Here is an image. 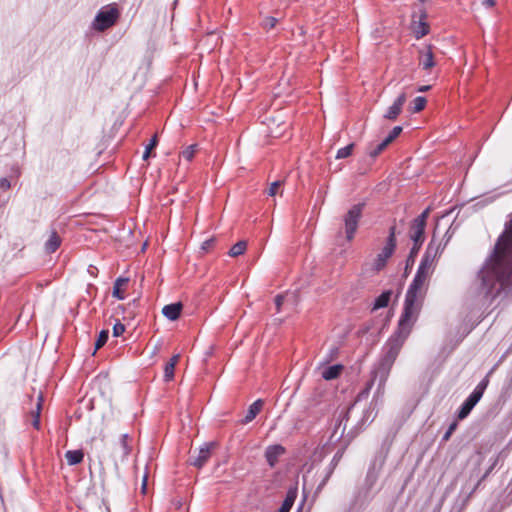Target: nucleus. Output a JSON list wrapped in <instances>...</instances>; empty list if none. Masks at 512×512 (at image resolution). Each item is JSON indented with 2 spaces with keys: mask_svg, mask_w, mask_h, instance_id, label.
<instances>
[{
  "mask_svg": "<svg viewBox=\"0 0 512 512\" xmlns=\"http://www.w3.org/2000/svg\"><path fill=\"white\" fill-rule=\"evenodd\" d=\"M444 245H446V243ZM444 248L445 246L441 247V244L436 245L434 238L428 244L416 274L405 295L404 309L400 321L401 327H405L406 323L419 313L427 291L428 280L432 275L435 263Z\"/></svg>",
  "mask_w": 512,
  "mask_h": 512,
  "instance_id": "f257e3e1",
  "label": "nucleus"
},
{
  "mask_svg": "<svg viewBox=\"0 0 512 512\" xmlns=\"http://www.w3.org/2000/svg\"><path fill=\"white\" fill-rule=\"evenodd\" d=\"M403 340L399 337H391L383 347V354L375 365L373 371L375 378L379 377V389L385 386L391 368L402 348Z\"/></svg>",
  "mask_w": 512,
  "mask_h": 512,
  "instance_id": "f03ea898",
  "label": "nucleus"
},
{
  "mask_svg": "<svg viewBox=\"0 0 512 512\" xmlns=\"http://www.w3.org/2000/svg\"><path fill=\"white\" fill-rule=\"evenodd\" d=\"M120 17V10L116 3L103 6L96 14L93 22L92 29L98 32H103L116 24Z\"/></svg>",
  "mask_w": 512,
  "mask_h": 512,
  "instance_id": "7ed1b4c3",
  "label": "nucleus"
},
{
  "mask_svg": "<svg viewBox=\"0 0 512 512\" xmlns=\"http://www.w3.org/2000/svg\"><path fill=\"white\" fill-rule=\"evenodd\" d=\"M364 206V203L353 205L343 217L345 235L348 241H351L354 238L359 221L362 217Z\"/></svg>",
  "mask_w": 512,
  "mask_h": 512,
  "instance_id": "20e7f679",
  "label": "nucleus"
},
{
  "mask_svg": "<svg viewBox=\"0 0 512 512\" xmlns=\"http://www.w3.org/2000/svg\"><path fill=\"white\" fill-rule=\"evenodd\" d=\"M429 213L430 208H426L410 225V238L415 245H421L424 240V231Z\"/></svg>",
  "mask_w": 512,
  "mask_h": 512,
  "instance_id": "39448f33",
  "label": "nucleus"
},
{
  "mask_svg": "<svg viewBox=\"0 0 512 512\" xmlns=\"http://www.w3.org/2000/svg\"><path fill=\"white\" fill-rule=\"evenodd\" d=\"M395 248L396 247L391 244L385 243L384 247L374 260L373 269L376 271L382 270L386 266L388 259L393 255Z\"/></svg>",
  "mask_w": 512,
  "mask_h": 512,
  "instance_id": "423d86ee",
  "label": "nucleus"
},
{
  "mask_svg": "<svg viewBox=\"0 0 512 512\" xmlns=\"http://www.w3.org/2000/svg\"><path fill=\"white\" fill-rule=\"evenodd\" d=\"M213 447L214 443H206L203 445L199 449L197 456L191 457L190 463L197 468L203 467L211 457V450Z\"/></svg>",
  "mask_w": 512,
  "mask_h": 512,
  "instance_id": "0eeeda50",
  "label": "nucleus"
},
{
  "mask_svg": "<svg viewBox=\"0 0 512 512\" xmlns=\"http://www.w3.org/2000/svg\"><path fill=\"white\" fill-rule=\"evenodd\" d=\"M407 96L405 92H402L394 100L393 104L387 109L384 114V118L388 120H395L402 111V108L406 102Z\"/></svg>",
  "mask_w": 512,
  "mask_h": 512,
  "instance_id": "6e6552de",
  "label": "nucleus"
},
{
  "mask_svg": "<svg viewBox=\"0 0 512 512\" xmlns=\"http://www.w3.org/2000/svg\"><path fill=\"white\" fill-rule=\"evenodd\" d=\"M480 400L481 398L478 396V394L472 392L460 406L459 411L457 413V418L459 420H463L466 417H468L472 409Z\"/></svg>",
  "mask_w": 512,
  "mask_h": 512,
  "instance_id": "1a4fd4ad",
  "label": "nucleus"
},
{
  "mask_svg": "<svg viewBox=\"0 0 512 512\" xmlns=\"http://www.w3.org/2000/svg\"><path fill=\"white\" fill-rule=\"evenodd\" d=\"M285 447L280 444L270 445L265 450V459L270 467H275L279 457L285 454Z\"/></svg>",
  "mask_w": 512,
  "mask_h": 512,
  "instance_id": "9d476101",
  "label": "nucleus"
},
{
  "mask_svg": "<svg viewBox=\"0 0 512 512\" xmlns=\"http://www.w3.org/2000/svg\"><path fill=\"white\" fill-rule=\"evenodd\" d=\"M418 60L419 65L424 70H430L432 67L435 66L434 55L431 45H426L425 47L419 50Z\"/></svg>",
  "mask_w": 512,
  "mask_h": 512,
  "instance_id": "9b49d317",
  "label": "nucleus"
},
{
  "mask_svg": "<svg viewBox=\"0 0 512 512\" xmlns=\"http://www.w3.org/2000/svg\"><path fill=\"white\" fill-rule=\"evenodd\" d=\"M402 132L401 126H395L393 129L389 132V134L385 137L384 140H382L375 150L371 153L372 156H376L380 154L390 143H392Z\"/></svg>",
  "mask_w": 512,
  "mask_h": 512,
  "instance_id": "f8f14e48",
  "label": "nucleus"
},
{
  "mask_svg": "<svg viewBox=\"0 0 512 512\" xmlns=\"http://www.w3.org/2000/svg\"><path fill=\"white\" fill-rule=\"evenodd\" d=\"M182 311L181 303H172L165 305L162 309V314L169 320L175 321L180 317Z\"/></svg>",
  "mask_w": 512,
  "mask_h": 512,
  "instance_id": "ddd939ff",
  "label": "nucleus"
},
{
  "mask_svg": "<svg viewBox=\"0 0 512 512\" xmlns=\"http://www.w3.org/2000/svg\"><path fill=\"white\" fill-rule=\"evenodd\" d=\"M132 438L129 434L125 433L122 434L119 439V449L121 453V459L122 461L127 460L128 456L130 455L132 451Z\"/></svg>",
  "mask_w": 512,
  "mask_h": 512,
  "instance_id": "4468645a",
  "label": "nucleus"
},
{
  "mask_svg": "<svg viewBox=\"0 0 512 512\" xmlns=\"http://www.w3.org/2000/svg\"><path fill=\"white\" fill-rule=\"evenodd\" d=\"M42 405H43V395H42V393H39L38 397H37L36 407H35V409H32L30 412V416L32 418V426L36 430H40V428H41L40 415H41Z\"/></svg>",
  "mask_w": 512,
  "mask_h": 512,
  "instance_id": "2eb2a0df",
  "label": "nucleus"
},
{
  "mask_svg": "<svg viewBox=\"0 0 512 512\" xmlns=\"http://www.w3.org/2000/svg\"><path fill=\"white\" fill-rule=\"evenodd\" d=\"M340 458H341V454L340 453H336L333 456L329 466L327 467V471H326V474H325L324 478L319 483V485H318V487L316 489L317 492L321 491L323 489V487L327 484V482L329 481L331 475L333 474L336 466L338 465V462H339Z\"/></svg>",
  "mask_w": 512,
  "mask_h": 512,
  "instance_id": "dca6fc26",
  "label": "nucleus"
},
{
  "mask_svg": "<svg viewBox=\"0 0 512 512\" xmlns=\"http://www.w3.org/2000/svg\"><path fill=\"white\" fill-rule=\"evenodd\" d=\"M263 407V401L261 399H257L254 401L248 408V411L245 415V417L242 419L243 424H248L252 420L256 418V416L259 414Z\"/></svg>",
  "mask_w": 512,
  "mask_h": 512,
  "instance_id": "f3484780",
  "label": "nucleus"
},
{
  "mask_svg": "<svg viewBox=\"0 0 512 512\" xmlns=\"http://www.w3.org/2000/svg\"><path fill=\"white\" fill-rule=\"evenodd\" d=\"M426 14L423 13L418 22L413 23V33L417 39H420L429 33V25L425 21Z\"/></svg>",
  "mask_w": 512,
  "mask_h": 512,
  "instance_id": "a211bd4d",
  "label": "nucleus"
},
{
  "mask_svg": "<svg viewBox=\"0 0 512 512\" xmlns=\"http://www.w3.org/2000/svg\"><path fill=\"white\" fill-rule=\"evenodd\" d=\"M342 370H343V365L335 364V365L326 367L322 371L321 375H322V378L325 380H333L340 376Z\"/></svg>",
  "mask_w": 512,
  "mask_h": 512,
  "instance_id": "6ab92c4d",
  "label": "nucleus"
},
{
  "mask_svg": "<svg viewBox=\"0 0 512 512\" xmlns=\"http://www.w3.org/2000/svg\"><path fill=\"white\" fill-rule=\"evenodd\" d=\"M375 382H378L379 383V377L378 378H375V372L372 371V377H371V380L369 382H367L366 384V387L358 394L357 396V400L360 401L362 399H365L368 397L369 393H370V390L372 389L373 385ZM383 389H384V386L381 387L379 389V387L377 388V394H383Z\"/></svg>",
  "mask_w": 512,
  "mask_h": 512,
  "instance_id": "aec40b11",
  "label": "nucleus"
},
{
  "mask_svg": "<svg viewBox=\"0 0 512 512\" xmlns=\"http://www.w3.org/2000/svg\"><path fill=\"white\" fill-rule=\"evenodd\" d=\"M61 245V238L57 232L53 231L45 243V250L48 253H54Z\"/></svg>",
  "mask_w": 512,
  "mask_h": 512,
  "instance_id": "412c9836",
  "label": "nucleus"
},
{
  "mask_svg": "<svg viewBox=\"0 0 512 512\" xmlns=\"http://www.w3.org/2000/svg\"><path fill=\"white\" fill-rule=\"evenodd\" d=\"M392 295L391 290L383 291L374 301L373 310H378L388 306Z\"/></svg>",
  "mask_w": 512,
  "mask_h": 512,
  "instance_id": "4be33fe9",
  "label": "nucleus"
},
{
  "mask_svg": "<svg viewBox=\"0 0 512 512\" xmlns=\"http://www.w3.org/2000/svg\"><path fill=\"white\" fill-rule=\"evenodd\" d=\"M84 453L82 450H68L65 453V459L71 466L77 465L83 461Z\"/></svg>",
  "mask_w": 512,
  "mask_h": 512,
  "instance_id": "5701e85b",
  "label": "nucleus"
},
{
  "mask_svg": "<svg viewBox=\"0 0 512 512\" xmlns=\"http://www.w3.org/2000/svg\"><path fill=\"white\" fill-rule=\"evenodd\" d=\"M128 282V278H118L114 282L112 295L118 300H123L125 298L124 293L121 291V287Z\"/></svg>",
  "mask_w": 512,
  "mask_h": 512,
  "instance_id": "b1692460",
  "label": "nucleus"
},
{
  "mask_svg": "<svg viewBox=\"0 0 512 512\" xmlns=\"http://www.w3.org/2000/svg\"><path fill=\"white\" fill-rule=\"evenodd\" d=\"M246 248H247V243L245 241H239L230 248L228 254L231 257H237V256L242 255L245 252Z\"/></svg>",
  "mask_w": 512,
  "mask_h": 512,
  "instance_id": "393cba45",
  "label": "nucleus"
},
{
  "mask_svg": "<svg viewBox=\"0 0 512 512\" xmlns=\"http://www.w3.org/2000/svg\"><path fill=\"white\" fill-rule=\"evenodd\" d=\"M426 103L427 101L425 97L418 96L412 101L410 111L413 113H418L425 108Z\"/></svg>",
  "mask_w": 512,
  "mask_h": 512,
  "instance_id": "a878e982",
  "label": "nucleus"
},
{
  "mask_svg": "<svg viewBox=\"0 0 512 512\" xmlns=\"http://www.w3.org/2000/svg\"><path fill=\"white\" fill-rule=\"evenodd\" d=\"M493 372V370H491L479 383L478 385L474 388V390L472 391L473 393L475 394H478V396L480 398H482L488 384H489V376L490 374Z\"/></svg>",
  "mask_w": 512,
  "mask_h": 512,
  "instance_id": "bb28decb",
  "label": "nucleus"
},
{
  "mask_svg": "<svg viewBox=\"0 0 512 512\" xmlns=\"http://www.w3.org/2000/svg\"><path fill=\"white\" fill-rule=\"evenodd\" d=\"M295 493L289 491L278 512H289L295 501Z\"/></svg>",
  "mask_w": 512,
  "mask_h": 512,
  "instance_id": "cd10ccee",
  "label": "nucleus"
},
{
  "mask_svg": "<svg viewBox=\"0 0 512 512\" xmlns=\"http://www.w3.org/2000/svg\"><path fill=\"white\" fill-rule=\"evenodd\" d=\"M197 145H190L181 152V157L187 161H191L196 153Z\"/></svg>",
  "mask_w": 512,
  "mask_h": 512,
  "instance_id": "c85d7f7f",
  "label": "nucleus"
},
{
  "mask_svg": "<svg viewBox=\"0 0 512 512\" xmlns=\"http://www.w3.org/2000/svg\"><path fill=\"white\" fill-rule=\"evenodd\" d=\"M174 372H175V366H173V363H166L164 366V381L170 382L174 378Z\"/></svg>",
  "mask_w": 512,
  "mask_h": 512,
  "instance_id": "c756f323",
  "label": "nucleus"
},
{
  "mask_svg": "<svg viewBox=\"0 0 512 512\" xmlns=\"http://www.w3.org/2000/svg\"><path fill=\"white\" fill-rule=\"evenodd\" d=\"M353 147H354L353 144H349V145H347L345 147L340 148L337 151L336 158L337 159H343V158H346V157L350 156L351 153H352Z\"/></svg>",
  "mask_w": 512,
  "mask_h": 512,
  "instance_id": "7c9ffc66",
  "label": "nucleus"
},
{
  "mask_svg": "<svg viewBox=\"0 0 512 512\" xmlns=\"http://www.w3.org/2000/svg\"><path fill=\"white\" fill-rule=\"evenodd\" d=\"M108 337H109V332L107 330H102L100 333H99V336L95 342V348L96 349H99L101 348L102 346H104L108 340Z\"/></svg>",
  "mask_w": 512,
  "mask_h": 512,
  "instance_id": "2f4dec72",
  "label": "nucleus"
},
{
  "mask_svg": "<svg viewBox=\"0 0 512 512\" xmlns=\"http://www.w3.org/2000/svg\"><path fill=\"white\" fill-rule=\"evenodd\" d=\"M278 23V20L277 18L275 17H272V16H267L263 19L262 21V27L265 29V30H271L273 29L276 24Z\"/></svg>",
  "mask_w": 512,
  "mask_h": 512,
  "instance_id": "473e14b6",
  "label": "nucleus"
},
{
  "mask_svg": "<svg viewBox=\"0 0 512 512\" xmlns=\"http://www.w3.org/2000/svg\"><path fill=\"white\" fill-rule=\"evenodd\" d=\"M387 244H391L392 246L396 247V226L392 225L389 228V235L386 239Z\"/></svg>",
  "mask_w": 512,
  "mask_h": 512,
  "instance_id": "72a5a7b5",
  "label": "nucleus"
},
{
  "mask_svg": "<svg viewBox=\"0 0 512 512\" xmlns=\"http://www.w3.org/2000/svg\"><path fill=\"white\" fill-rule=\"evenodd\" d=\"M157 145V137L154 136L151 140H150V143L146 146L145 148V151L143 153V159L146 160L148 159L149 155H150V151L155 148Z\"/></svg>",
  "mask_w": 512,
  "mask_h": 512,
  "instance_id": "f704fd0d",
  "label": "nucleus"
},
{
  "mask_svg": "<svg viewBox=\"0 0 512 512\" xmlns=\"http://www.w3.org/2000/svg\"><path fill=\"white\" fill-rule=\"evenodd\" d=\"M457 426H458L457 421H453L449 425V427H448L447 431L445 432V434L443 435L442 441H448L450 439L451 435L453 434V432L456 430Z\"/></svg>",
  "mask_w": 512,
  "mask_h": 512,
  "instance_id": "c9c22d12",
  "label": "nucleus"
},
{
  "mask_svg": "<svg viewBox=\"0 0 512 512\" xmlns=\"http://www.w3.org/2000/svg\"><path fill=\"white\" fill-rule=\"evenodd\" d=\"M125 332V326L121 322L117 321L113 326V336L119 337Z\"/></svg>",
  "mask_w": 512,
  "mask_h": 512,
  "instance_id": "e433bc0d",
  "label": "nucleus"
},
{
  "mask_svg": "<svg viewBox=\"0 0 512 512\" xmlns=\"http://www.w3.org/2000/svg\"><path fill=\"white\" fill-rule=\"evenodd\" d=\"M281 184H282V183H281L280 181H275V182H273V183L270 185V187H269V189H268V191H267V194H268L269 196H275V195L278 193V189H279V187L281 186Z\"/></svg>",
  "mask_w": 512,
  "mask_h": 512,
  "instance_id": "4c0bfd02",
  "label": "nucleus"
},
{
  "mask_svg": "<svg viewBox=\"0 0 512 512\" xmlns=\"http://www.w3.org/2000/svg\"><path fill=\"white\" fill-rule=\"evenodd\" d=\"M417 315H418V313H417L414 317H412V318L409 320V322H408V323H406L405 327H401V326L399 325V330H400V332H405L404 337H407V334L409 333L410 328H411V326H412L413 322L415 321V319H416ZM400 321H401V319L399 320V322H400Z\"/></svg>",
  "mask_w": 512,
  "mask_h": 512,
  "instance_id": "58836bf2",
  "label": "nucleus"
},
{
  "mask_svg": "<svg viewBox=\"0 0 512 512\" xmlns=\"http://www.w3.org/2000/svg\"><path fill=\"white\" fill-rule=\"evenodd\" d=\"M420 246H421V245H419V244H418V245H415V244H414L413 248H412V249H411V251H410V255H409V257H408V260H407V266L409 265V262H410V261H413L414 256L417 254V252H418V250H419Z\"/></svg>",
  "mask_w": 512,
  "mask_h": 512,
  "instance_id": "ea45409f",
  "label": "nucleus"
},
{
  "mask_svg": "<svg viewBox=\"0 0 512 512\" xmlns=\"http://www.w3.org/2000/svg\"><path fill=\"white\" fill-rule=\"evenodd\" d=\"M11 187L10 180L8 178H1L0 179V189L2 190H8Z\"/></svg>",
  "mask_w": 512,
  "mask_h": 512,
  "instance_id": "a19ab883",
  "label": "nucleus"
},
{
  "mask_svg": "<svg viewBox=\"0 0 512 512\" xmlns=\"http://www.w3.org/2000/svg\"><path fill=\"white\" fill-rule=\"evenodd\" d=\"M284 297L282 295H277L275 297V305L277 306V309L279 310L281 305L283 304Z\"/></svg>",
  "mask_w": 512,
  "mask_h": 512,
  "instance_id": "79ce46f5",
  "label": "nucleus"
},
{
  "mask_svg": "<svg viewBox=\"0 0 512 512\" xmlns=\"http://www.w3.org/2000/svg\"><path fill=\"white\" fill-rule=\"evenodd\" d=\"M147 478H148V474L147 472L144 474L143 476V479H142V493L145 494L146 493V489H147Z\"/></svg>",
  "mask_w": 512,
  "mask_h": 512,
  "instance_id": "37998d69",
  "label": "nucleus"
},
{
  "mask_svg": "<svg viewBox=\"0 0 512 512\" xmlns=\"http://www.w3.org/2000/svg\"><path fill=\"white\" fill-rule=\"evenodd\" d=\"M496 3V0H482V4L487 8H492Z\"/></svg>",
  "mask_w": 512,
  "mask_h": 512,
  "instance_id": "c03bdc74",
  "label": "nucleus"
},
{
  "mask_svg": "<svg viewBox=\"0 0 512 512\" xmlns=\"http://www.w3.org/2000/svg\"><path fill=\"white\" fill-rule=\"evenodd\" d=\"M179 358V354L173 355L167 363H173V366H176L179 361Z\"/></svg>",
  "mask_w": 512,
  "mask_h": 512,
  "instance_id": "a18cd8bd",
  "label": "nucleus"
},
{
  "mask_svg": "<svg viewBox=\"0 0 512 512\" xmlns=\"http://www.w3.org/2000/svg\"><path fill=\"white\" fill-rule=\"evenodd\" d=\"M430 88H431V86H429V85L421 86V87H419L418 91H419V92H426V91H428Z\"/></svg>",
  "mask_w": 512,
  "mask_h": 512,
  "instance_id": "49530a36",
  "label": "nucleus"
},
{
  "mask_svg": "<svg viewBox=\"0 0 512 512\" xmlns=\"http://www.w3.org/2000/svg\"><path fill=\"white\" fill-rule=\"evenodd\" d=\"M210 242H211V241H205V242L203 243L202 248H203V249H207V247H209V245H210Z\"/></svg>",
  "mask_w": 512,
  "mask_h": 512,
  "instance_id": "de8ad7c7",
  "label": "nucleus"
},
{
  "mask_svg": "<svg viewBox=\"0 0 512 512\" xmlns=\"http://www.w3.org/2000/svg\"><path fill=\"white\" fill-rule=\"evenodd\" d=\"M94 270H96V268L91 266V267L88 269V272H89L91 275H94Z\"/></svg>",
  "mask_w": 512,
  "mask_h": 512,
  "instance_id": "09e8293b",
  "label": "nucleus"
},
{
  "mask_svg": "<svg viewBox=\"0 0 512 512\" xmlns=\"http://www.w3.org/2000/svg\"><path fill=\"white\" fill-rule=\"evenodd\" d=\"M158 350H159V346H155L154 351H153V354L157 353V352H158Z\"/></svg>",
  "mask_w": 512,
  "mask_h": 512,
  "instance_id": "8fccbe9b",
  "label": "nucleus"
},
{
  "mask_svg": "<svg viewBox=\"0 0 512 512\" xmlns=\"http://www.w3.org/2000/svg\"><path fill=\"white\" fill-rule=\"evenodd\" d=\"M419 1L423 3V2H425L426 0H419Z\"/></svg>",
  "mask_w": 512,
  "mask_h": 512,
  "instance_id": "3c124183",
  "label": "nucleus"
}]
</instances>
